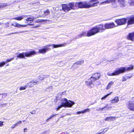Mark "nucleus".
I'll return each instance as SVG.
<instances>
[{"instance_id":"c9c22d12","label":"nucleus","mask_w":134,"mask_h":134,"mask_svg":"<svg viewBox=\"0 0 134 134\" xmlns=\"http://www.w3.org/2000/svg\"><path fill=\"white\" fill-rule=\"evenodd\" d=\"M24 32V31H20V32H13V33H12L11 34H9V35H9L10 34H19L20 33H22V32Z\"/></svg>"},{"instance_id":"49530a36","label":"nucleus","mask_w":134,"mask_h":134,"mask_svg":"<svg viewBox=\"0 0 134 134\" xmlns=\"http://www.w3.org/2000/svg\"><path fill=\"white\" fill-rule=\"evenodd\" d=\"M106 107L105 106V107H103V108H99L98 110L99 111H101V110H102L103 109H104L105 108H106Z\"/></svg>"},{"instance_id":"ea45409f","label":"nucleus","mask_w":134,"mask_h":134,"mask_svg":"<svg viewBox=\"0 0 134 134\" xmlns=\"http://www.w3.org/2000/svg\"><path fill=\"white\" fill-rule=\"evenodd\" d=\"M22 122L21 121H19V122H17L15 124V126H18V124H21Z\"/></svg>"},{"instance_id":"b1692460","label":"nucleus","mask_w":134,"mask_h":134,"mask_svg":"<svg viewBox=\"0 0 134 134\" xmlns=\"http://www.w3.org/2000/svg\"><path fill=\"white\" fill-rule=\"evenodd\" d=\"M116 118V117H112V116H110L106 118L105 119V121H109V120H112L113 121L115 120V118Z\"/></svg>"},{"instance_id":"dca6fc26","label":"nucleus","mask_w":134,"mask_h":134,"mask_svg":"<svg viewBox=\"0 0 134 134\" xmlns=\"http://www.w3.org/2000/svg\"><path fill=\"white\" fill-rule=\"evenodd\" d=\"M11 25L14 26L18 27H26V26L25 25H21L16 22H15L14 23H12Z\"/></svg>"},{"instance_id":"13d9d810","label":"nucleus","mask_w":134,"mask_h":134,"mask_svg":"<svg viewBox=\"0 0 134 134\" xmlns=\"http://www.w3.org/2000/svg\"><path fill=\"white\" fill-rule=\"evenodd\" d=\"M50 46H52L51 45H50V44H49V45H47L46 46H46L47 47H50Z\"/></svg>"},{"instance_id":"0eeeda50","label":"nucleus","mask_w":134,"mask_h":134,"mask_svg":"<svg viewBox=\"0 0 134 134\" xmlns=\"http://www.w3.org/2000/svg\"><path fill=\"white\" fill-rule=\"evenodd\" d=\"M127 107L130 110L134 111V98H132L129 102Z\"/></svg>"},{"instance_id":"2eb2a0df","label":"nucleus","mask_w":134,"mask_h":134,"mask_svg":"<svg viewBox=\"0 0 134 134\" xmlns=\"http://www.w3.org/2000/svg\"><path fill=\"white\" fill-rule=\"evenodd\" d=\"M90 81H86L85 82V84L86 85L89 86L90 87H93L94 86V85L92 82L93 81H91L90 79Z\"/></svg>"},{"instance_id":"3c124183","label":"nucleus","mask_w":134,"mask_h":134,"mask_svg":"<svg viewBox=\"0 0 134 134\" xmlns=\"http://www.w3.org/2000/svg\"><path fill=\"white\" fill-rule=\"evenodd\" d=\"M81 113L83 114L82 111H78L77 113V114H80Z\"/></svg>"},{"instance_id":"bf43d9fd","label":"nucleus","mask_w":134,"mask_h":134,"mask_svg":"<svg viewBox=\"0 0 134 134\" xmlns=\"http://www.w3.org/2000/svg\"><path fill=\"white\" fill-rule=\"evenodd\" d=\"M132 132H134V128L132 129Z\"/></svg>"},{"instance_id":"4468645a","label":"nucleus","mask_w":134,"mask_h":134,"mask_svg":"<svg viewBox=\"0 0 134 134\" xmlns=\"http://www.w3.org/2000/svg\"><path fill=\"white\" fill-rule=\"evenodd\" d=\"M66 43H62V44H60L58 45L52 44L51 45L53 48H56L63 46H66Z\"/></svg>"},{"instance_id":"bb28decb","label":"nucleus","mask_w":134,"mask_h":134,"mask_svg":"<svg viewBox=\"0 0 134 134\" xmlns=\"http://www.w3.org/2000/svg\"><path fill=\"white\" fill-rule=\"evenodd\" d=\"M53 88L52 86H49V87H47L46 88L45 90V91L48 92H49L52 91Z\"/></svg>"},{"instance_id":"20e7f679","label":"nucleus","mask_w":134,"mask_h":134,"mask_svg":"<svg viewBox=\"0 0 134 134\" xmlns=\"http://www.w3.org/2000/svg\"><path fill=\"white\" fill-rule=\"evenodd\" d=\"M36 52L34 51H31L28 52H23L22 53H19L17 56V57L20 58H24L25 57H29L32 55H33Z\"/></svg>"},{"instance_id":"9d476101","label":"nucleus","mask_w":134,"mask_h":134,"mask_svg":"<svg viewBox=\"0 0 134 134\" xmlns=\"http://www.w3.org/2000/svg\"><path fill=\"white\" fill-rule=\"evenodd\" d=\"M104 26L105 29H110L114 28L116 26L113 23H108L105 24Z\"/></svg>"},{"instance_id":"7ed1b4c3","label":"nucleus","mask_w":134,"mask_h":134,"mask_svg":"<svg viewBox=\"0 0 134 134\" xmlns=\"http://www.w3.org/2000/svg\"><path fill=\"white\" fill-rule=\"evenodd\" d=\"M62 7L63 10L67 13L72 9H75L74 3L71 2L67 4H62Z\"/></svg>"},{"instance_id":"4be33fe9","label":"nucleus","mask_w":134,"mask_h":134,"mask_svg":"<svg viewBox=\"0 0 134 134\" xmlns=\"http://www.w3.org/2000/svg\"><path fill=\"white\" fill-rule=\"evenodd\" d=\"M37 82H35L34 81H31L30 82L27 84V85L31 87L34 85H36L37 84Z\"/></svg>"},{"instance_id":"6e6d98bb","label":"nucleus","mask_w":134,"mask_h":134,"mask_svg":"<svg viewBox=\"0 0 134 134\" xmlns=\"http://www.w3.org/2000/svg\"><path fill=\"white\" fill-rule=\"evenodd\" d=\"M4 6V5L3 4H0V6L1 7H2Z\"/></svg>"},{"instance_id":"72a5a7b5","label":"nucleus","mask_w":134,"mask_h":134,"mask_svg":"<svg viewBox=\"0 0 134 134\" xmlns=\"http://www.w3.org/2000/svg\"><path fill=\"white\" fill-rule=\"evenodd\" d=\"M64 65V64L61 62H59L58 63V65L59 66L61 67Z\"/></svg>"},{"instance_id":"4d7b16f0","label":"nucleus","mask_w":134,"mask_h":134,"mask_svg":"<svg viewBox=\"0 0 134 134\" xmlns=\"http://www.w3.org/2000/svg\"><path fill=\"white\" fill-rule=\"evenodd\" d=\"M26 15H23L22 17H23V18H26Z\"/></svg>"},{"instance_id":"c85d7f7f","label":"nucleus","mask_w":134,"mask_h":134,"mask_svg":"<svg viewBox=\"0 0 134 134\" xmlns=\"http://www.w3.org/2000/svg\"><path fill=\"white\" fill-rule=\"evenodd\" d=\"M16 19L18 20H21L23 19V17L22 16H19L18 17L14 18L12 19Z\"/></svg>"},{"instance_id":"052dcab7","label":"nucleus","mask_w":134,"mask_h":134,"mask_svg":"<svg viewBox=\"0 0 134 134\" xmlns=\"http://www.w3.org/2000/svg\"><path fill=\"white\" fill-rule=\"evenodd\" d=\"M39 26H35V27H39Z\"/></svg>"},{"instance_id":"4c0bfd02","label":"nucleus","mask_w":134,"mask_h":134,"mask_svg":"<svg viewBox=\"0 0 134 134\" xmlns=\"http://www.w3.org/2000/svg\"><path fill=\"white\" fill-rule=\"evenodd\" d=\"M14 58H11L9 59H8L6 60V62H10L11 61L14 60Z\"/></svg>"},{"instance_id":"f3484780","label":"nucleus","mask_w":134,"mask_h":134,"mask_svg":"<svg viewBox=\"0 0 134 134\" xmlns=\"http://www.w3.org/2000/svg\"><path fill=\"white\" fill-rule=\"evenodd\" d=\"M34 19V17L32 16L26 19H25L26 20L25 23H30L33 21Z\"/></svg>"},{"instance_id":"aec40b11","label":"nucleus","mask_w":134,"mask_h":134,"mask_svg":"<svg viewBox=\"0 0 134 134\" xmlns=\"http://www.w3.org/2000/svg\"><path fill=\"white\" fill-rule=\"evenodd\" d=\"M120 68H124V71H123V72H122V73H124V72H125V71H129L130 70H132L133 69V65H131V67L127 68H125L124 67H121Z\"/></svg>"},{"instance_id":"6ab92c4d","label":"nucleus","mask_w":134,"mask_h":134,"mask_svg":"<svg viewBox=\"0 0 134 134\" xmlns=\"http://www.w3.org/2000/svg\"><path fill=\"white\" fill-rule=\"evenodd\" d=\"M86 36H87V33L86 32L84 31L82 32L81 34H79L76 37H77V38H79L83 37Z\"/></svg>"},{"instance_id":"58836bf2","label":"nucleus","mask_w":134,"mask_h":134,"mask_svg":"<svg viewBox=\"0 0 134 134\" xmlns=\"http://www.w3.org/2000/svg\"><path fill=\"white\" fill-rule=\"evenodd\" d=\"M2 95V97L3 98H4L6 97L7 96V95L6 94L4 93L3 94H0V95Z\"/></svg>"},{"instance_id":"c03bdc74","label":"nucleus","mask_w":134,"mask_h":134,"mask_svg":"<svg viewBox=\"0 0 134 134\" xmlns=\"http://www.w3.org/2000/svg\"><path fill=\"white\" fill-rule=\"evenodd\" d=\"M26 88L25 87H21L20 88V90H24Z\"/></svg>"},{"instance_id":"f257e3e1","label":"nucleus","mask_w":134,"mask_h":134,"mask_svg":"<svg viewBox=\"0 0 134 134\" xmlns=\"http://www.w3.org/2000/svg\"><path fill=\"white\" fill-rule=\"evenodd\" d=\"M98 0H91L89 2H82L74 3V7L78 8H88L91 7L97 6L99 2H95Z\"/></svg>"},{"instance_id":"393cba45","label":"nucleus","mask_w":134,"mask_h":134,"mask_svg":"<svg viewBox=\"0 0 134 134\" xmlns=\"http://www.w3.org/2000/svg\"><path fill=\"white\" fill-rule=\"evenodd\" d=\"M119 100V99L118 97H115L114 99L111 100V103L113 104L117 103L118 101Z\"/></svg>"},{"instance_id":"c756f323","label":"nucleus","mask_w":134,"mask_h":134,"mask_svg":"<svg viewBox=\"0 0 134 134\" xmlns=\"http://www.w3.org/2000/svg\"><path fill=\"white\" fill-rule=\"evenodd\" d=\"M128 3L131 5H134V0H129Z\"/></svg>"},{"instance_id":"6e6552de","label":"nucleus","mask_w":134,"mask_h":134,"mask_svg":"<svg viewBox=\"0 0 134 134\" xmlns=\"http://www.w3.org/2000/svg\"><path fill=\"white\" fill-rule=\"evenodd\" d=\"M100 76V73H96L93 74L92 76L91 77L90 79L91 81H94L97 80L98 79Z\"/></svg>"},{"instance_id":"9b49d317","label":"nucleus","mask_w":134,"mask_h":134,"mask_svg":"<svg viewBox=\"0 0 134 134\" xmlns=\"http://www.w3.org/2000/svg\"><path fill=\"white\" fill-rule=\"evenodd\" d=\"M126 19H117L115 21V22L119 25L124 24H126Z\"/></svg>"},{"instance_id":"f704fd0d","label":"nucleus","mask_w":134,"mask_h":134,"mask_svg":"<svg viewBox=\"0 0 134 134\" xmlns=\"http://www.w3.org/2000/svg\"><path fill=\"white\" fill-rule=\"evenodd\" d=\"M5 62H2L0 63V67L3 66L5 64Z\"/></svg>"},{"instance_id":"f8f14e48","label":"nucleus","mask_w":134,"mask_h":134,"mask_svg":"<svg viewBox=\"0 0 134 134\" xmlns=\"http://www.w3.org/2000/svg\"><path fill=\"white\" fill-rule=\"evenodd\" d=\"M97 28H98V32H102L105 29V27H104L103 26L102 24H100L96 26Z\"/></svg>"},{"instance_id":"de8ad7c7","label":"nucleus","mask_w":134,"mask_h":134,"mask_svg":"<svg viewBox=\"0 0 134 134\" xmlns=\"http://www.w3.org/2000/svg\"><path fill=\"white\" fill-rule=\"evenodd\" d=\"M55 115H56V114H53L49 118H48V119H47V121H48L49 119H50V118H52V117H53L54 116H55Z\"/></svg>"},{"instance_id":"e433bc0d","label":"nucleus","mask_w":134,"mask_h":134,"mask_svg":"<svg viewBox=\"0 0 134 134\" xmlns=\"http://www.w3.org/2000/svg\"><path fill=\"white\" fill-rule=\"evenodd\" d=\"M127 79V77H126V76H124L122 77V81H125Z\"/></svg>"},{"instance_id":"603ef678","label":"nucleus","mask_w":134,"mask_h":134,"mask_svg":"<svg viewBox=\"0 0 134 134\" xmlns=\"http://www.w3.org/2000/svg\"><path fill=\"white\" fill-rule=\"evenodd\" d=\"M75 64H77V65L79 64V62L78 61V62H76L75 63H74L73 65H74Z\"/></svg>"},{"instance_id":"f03ea898","label":"nucleus","mask_w":134,"mask_h":134,"mask_svg":"<svg viewBox=\"0 0 134 134\" xmlns=\"http://www.w3.org/2000/svg\"><path fill=\"white\" fill-rule=\"evenodd\" d=\"M69 102L66 98L62 99L60 101V104H58V107L56 108L57 111L59 110L61 108L63 107H71L74 105L75 103L73 101L69 100Z\"/></svg>"},{"instance_id":"423d86ee","label":"nucleus","mask_w":134,"mask_h":134,"mask_svg":"<svg viewBox=\"0 0 134 134\" xmlns=\"http://www.w3.org/2000/svg\"><path fill=\"white\" fill-rule=\"evenodd\" d=\"M124 68H120L118 70H116L113 73H108L107 75L109 76L117 75L123 72V71H124Z\"/></svg>"},{"instance_id":"a211bd4d","label":"nucleus","mask_w":134,"mask_h":134,"mask_svg":"<svg viewBox=\"0 0 134 134\" xmlns=\"http://www.w3.org/2000/svg\"><path fill=\"white\" fill-rule=\"evenodd\" d=\"M44 47H45L44 48L39 50V53L42 54L45 53H46V51L49 49V48L46 47V46H44Z\"/></svg>"},{"instance_id":"a878e982","label":"nucleus","mask_w":134,"mask_h":134,"mask_svg":"<svg viewBox=\"0 0 134 134\" xmlns=\"http://www.w3.org/2000/svg\"><path fill=\"white\" fill-rule=\"evenodd\" d=\"M114 83V82L113 81H111L109 83L107 87V89L108 90L109 89Z\"/></svg>"},{"instance_id":"680f3d73","label":"nucleus","mask_w":134,"mask_h":134,"mask_svg":"<svg viewBox=\"0 0 134 134\" xmlns=\"http://www.w3.org/2000/svg\"><path fill=\"white\" fill-rule=\"evenodd\" d=\"M25 121V120H23V122H24Z\"/></svg>"},{"instance_id":"cd10ccee","label":"nucleus","mask_w":134,"mask_h":134,"mask_svg":"<svg viewBox=\"0 0 134 134\" xmlns=\"http://www.w3.org/2000/svg\"><path fill=\"white\" fill-rule=\"evenodd\" d=\"M38 77V79H39L40 80H42L44 79L45 78H46V77L45 76H42L41 75L39 76Z\"/></svg>"},{"instance_id":"5fc2aeb1","label":"nucleus","mask_w":134,"mask_h":134,"mask_svg":"<svg viewBox=\"0 0 134 134\" xmlns=\"http://www.w3.org/2000/svg\"><path fill=\"white\" fill-rule=\"evenodd\" d=\"M27 129L26 128H25L24 129V132H26L27 131Z\"/></svg>"},{"instance_id":"412c9836","label":"nucleus","mask_w":134,"mask_h":134,"mask_svg":"<svg viewBox=\"0 0 134 134\" xmlns=\"http://www.w3.org/2000/svg\"><path fill=\"white\" fill-rule=\"evenodd\" d=\"M118 1L121 7H123L125 6V0H118Z\"/></svg>"},{"instance_id":"1a4fd4ad","label":"nucleus","mask_w":134,"mask_h":134,"mask_svg":"<svg viewBox=\"0 0 134 134\" xmlns=\"http://www.w3.org/2000/svg\"><path fill=\"white\" fill-rule=\"evenodd\" d=\"M115 2V0H107L101 2L100 4H102L104 3H108L111 2L113 5V8H116L117 7V5L116 4Z\"/></svg>"},{"instance_id":"5701e85b","label":"nucleus","mask_w":134,"mask_h":134,"mask_svg":"<svg viewBox=\"0 0 134 134\" xmlns=\"http://www.w3.org/2000/svg\"><path fill=\"white\" fill-rule=\"evenodd\" d=\"M128 25H131L134 24V17H132L128 21Z\"/></svg>"},{"instance_id":"37998d69","label":"nucleus","mask_w":134,"mask_h":134,"mask_svg":"<svg viewBox=\"0 0 134 134\" xmlns=\"http://www.w3.org/2000/svg\"><path fill=\"white\" fill-rule=\"evenodd\" d=\"M107 105H108L107 104V105L106 106V107L105 108H106L107 110H109L111 109V108L112 107H107Z\"/></svg>"},{"instance_id":"09e8293b","label":"nucleus","mask_w":134,"mask_h":134,"mask_svg":"<svg viewBox=\"0 0 134 134\" xmlns=\"http://www.w3.org/2000/svg\"><path fill=\"white\" fill-rule=\"evenodd\" d=\"M125 76H126V77H127V79H129V78H131L132 77V76L131 75L130 76L128 75H126Z\"/></svg>"},{"instance_id":"a19ab883","label":"nucleus","mask_w":134,"mask_h":134,"mask_svg":"<svg viewBox=\"0 0 134 134\" xmlns=\"http://www.w3.org/2000/svg\"><path fill=\"white\" fill-rule=\"evenodd\" d=\"M4 122L2 121H0V127H2L3 125Z\"/></svg>"},{"instance_id":"473e14b6","label":"nucleus","mask_w":134,"mask_h":134,"mask_svg":"<svg viewBox=\"0 0 134 134\" xmlns=\"http://www.w3.org/2000/svg\"><path fill=\"white\" fill-rule=\"evenodd\" d=\"M44 14L45 15H48L50 13V12L49 10H47L45 12H44Z\"/></svg>"},{"instance_id":"8fccbe9b","label":"nucleus","mask_w":134,"mask_h":134,"mask_svg":"<svg viewBox=\"0 0 134 134\" xmlns=\"http://www.w3.org/2000/svg\"><path fill=\"white\" fill-rule=\"evenodd\" d=\"M36 111L35 110H33L30 112V113L31 114H35Z\"/></svg>"},{"instance_id":"ddd939ff","label":"nucleus","mask_w":134,"mask_h":134,"mask_svg":"<svg viewBox=\"0 0 134 134\" xmlns=\"http://www.w3.org/2000/svg\"><path fill=\"white\" fill-rule=\"evenodd\" d=\"M127 39L132 41H134V32L130 33L127 36Z\"/></svg>"},{"instance_id":"79ce46f5","label":"nucleus","mask_w":134,"mask_h":134,"mask_svg":"<svg viewBox=\"0 0 134 134\" xmlns=\"http://www.w3.org/2000/svg\"><path fill=\"white\" fill-rule=\"evenodd\" d=\"M79 64H82L84 63V60H82L80 61H79Z\"/></svg>"},{"instance_id":"a18cd8bd","label":"nucleus","mask_w":134,"mask_h":134,"mask_svg":"<svg viewBox=\"0 0 134 134\" xmlns=\"http://www.w3.org/2000/svg\"><path fill=\"white\" fill-rule=\"evenodd\" d=\"M108 129H109L108 128H105V129H104L103 130V131H104V132H106L108 130Z\"/></svg>"},{"instance_id":"864d4df0","label":"nucleus","mask_w":134,"mask_h":134,"mask_svg":"<svg viewBox=\"0 0 134 134\" xmlns=\"http://www.w3.org/2000/svg\"><path fill=\"white\" fill-rule=\"evenodd\" d=\"M15 126V124H14L11 127V128L12 129H14V127H15V126Z\"/></svg>"},{"instance_id":"39448f33","label":"nucleus","mask_w":134,"mask_h":134,"mask_svg":"<svg viewBox=\"0 0 134 134\" xmlns=\"http://www.w3.org/2000/svg\"><path fill=\"white\" fill-rule=\"evenodd\" d=\"M98 32V28L96 26L91 29L88 31L87 33V36H91L94 35Z\"/></svg>"},{"instance_id":"2f4dec72","label":"nucleus","mask_w":134,"mask_h":134,"mask_svg":"<svg viewBox=\"0 0 134 134\" xmlns=\"http://www.w3.org/2000/svg\"><path fill=\"white\" fill-rule=\"evenodd\" d=\"M112 92H111L110 93H109L108 94H107V95H105V96H104V97H102V98H101V99L102 100H103V99H105L106 98H107L108 96L109 95H110V94H111L112 93Z\"/></svg>"},{"instance_id":"7c9ffc66","label":"nucleus","mask_w":134,"mask_h":134,"mask_svg":"<svg viewBox=\"0 0 134 134\" xmlns=\"http://www.w3.org/2000/svg\"><path fill=\"white\" fill-rule=\"evenodd\" d=\"M90 109H86L84 110H83V111H82L83 114L85 113L86 112H89L90 111Z\"/></svg>"}]
</instances>
